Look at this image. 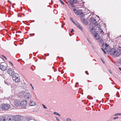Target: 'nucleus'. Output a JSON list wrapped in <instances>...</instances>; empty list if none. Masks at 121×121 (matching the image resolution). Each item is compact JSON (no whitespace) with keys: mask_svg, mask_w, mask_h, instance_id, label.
<instances>
[{"mask_svg":"<svg viewBox=\"0 0 121 121\" xmlns=\"http://www.w3.org/2000/svg\"><path fill=\"white\" fill-rule=\"evenodd\" d=\"M108 71L109 72V73H112V72L110 70H108Z\"/></svg>","mask_w":121,"mask_h":121,"instance_id":"40","label":"nucleus"},{"mask_svg":"<svg viewBox=\"0 0 121 121\" xmlns=\"http://www.w3.org/2000/svg\"><path fill=\"white\" fill-rule=\"evenodd\" d=\"M73 0H69L68 1V2L72 6L73 5Z\"/></svg>","mask_w":121,"mask_h":121,"instance_id":"16","label":"nucleus"},{"mask_svg":"<svg viewBox=\"0 0 121 121\" xmlns=\"http://www.w3.org/2000/svg\"><path fill=\"white\" fill-rule=\"evenodd\" d=\"M91 97V96H90L89 95L87 96V98H88V99H93V98L92 97H91V98H89V97Z\"/></svg>","mask_w":121,"mask_h":121,"instance_id":"24","label":"nucleus"},{"mask_svg":"<svg viewBox=\"0 0 121 121\" xmlns=\"http://www.w3.org/2000/svg\"><path fill=\"white\" fill-rule=\"evenodd\" d=\"M11 121V118L9 115H5L0 116V121Z\"/></svg>","mask_w":121,"mask_h":121,"instance_id":"2","label":"nucleus"},{"mask_svg":"<svg viewBox=\"0 0 121 121\" xmlns=\"http://www.w3.org/2000/svg\"><path fill=\"white\" fill-rule=\"evenodd\" d=\"M111 101H113L114 100H110V101L111 102Z\"/></svg>","mask_w":121,"mask_h":121,"instance_id":"59","label":"nucleus"},{"mask_svg":"<svg viewBox=\"0 0 121 121\" xmlns=\"http://www.w3.org/2000/svg\"><path fill=\"white\" fill-rule=\"evenodd\" d=\"M98 30L99 31H100L102 30L100 28L98 27Z\"/></svg>","mask_w":121,"mask_h":121,"instance_id":"27","label":"nucleus"},{"mask_svg":"<svg viewBox=\"0 0 121 121\" xmlns=\"http://www.w3.org/2000/svg\"><path fill=\"white\" fill-rule=\"evenodd\" d=\"M10 107V105L7 104H3L1 106L2 108L4 110H7Z\"/></svg>","mask_w":121,"mask_h":121,"instance_id":"4","label":"nucleus"},{"mask_svg":"<svg viewBox=\"0 0 121 121\" xmlns=\"http://www.w3.org/2000/svg\"><path fill=\"white\" fill-rule=\"evenodd\" d=\"M23 93H20V94L21 95H22V94H23Z\"/></svg>","mask_w":121,"mask_h":121,"instance_id":"50","label":"nucleus"},{"mask_svg":"<svg viewBox=\"0 0 121 121\" xmlns=\"http://www.w3.org/2000/svg\"><path fill=\"white\" fill-rule=\"evenodd\" d=\"M4 82H5V83L6 84H7V85H9V83H7V82L5 81H4Z\"/></svg>","mask_w":121,"mask_h":121,"instance_id":"25","label":"nucleus"},{"mask_svg":"<svg viewBox=\"0 0 121 121\" xmlns=\"http://www.w3.org/2000/svg\"><path fill=\"white\" fill-rule=\"evenodd\" d=\"M2 56L3 57H4V56H4V55H2Z\"/></svg>","mask_w":121,"mask_h":121,"instance_id":"58","label":"nucleus"},{"mask_svg":"<svg viewBox=\"0 0 121 121\" xmlns=\"http://www.w3.org/2000/svg\"><path fill=\"white\" fill-rule=\"evenodd\" d=\"M54 114H55L57 115V114H58V113L56 112H54Z\"/></svg>","mask_w":121,"mask_h":121,"instance_id":"33","label":"nucleus"},{"mask_svg":"<svg viewBox=\"0 0 121 121\" xmlns=\"http://www.w3.org/2000/svg\"><path fill=\"white\" fill-rule=\"evenodd\" d=\"M7 66L5 64L2 63L0 64V69L3 71L5 70L7 68Z\"/></svg>","mask_w":121,"mask_h":121,"instance_id":"6","label":"nucleus"},{"mask_svg":"<svg viewBox=\"0 0 121 121\" xmlns=\"http://www.w3.org/2000/svg\"><path fill=\"white\" fill-rule=\"evenodd\" d=\"M17 75H13L12 76L13 80L15 82H18L20 81V78L17 77L18 74H16Z\"/></svg>","mask_w":121,"mask_h":121,"instance_id":"7","label":"nucleus"},{"mask_svg":"<svg viewBox=\"0 0 121 121\" xmlns=\"http://www.w3.org/2000/svg\"><path fill=\"white\" fill-rule=\"evenodd\" d=\"M14 104L16 106H19L20 104V103L17 100H15L14 102Z\"/></svg>","mask_w":121,"mask_h":121,"instance_id":"12","label":"nucleus"},{"mask_svg":"<svg viewBox=\"0 0 121 121\" xmlns=\"http://www.w3.org/2000/svg\"><path fill=\"white\" fill-rule=\"evenodd\" d=\"M64 73V72L63 71V70H61V74L63 73Z\"/></svg>","mask_w":121,"mask_h":121,"instance_id":"41","label":"nucleus"},{"mask_svg":"<svg viewBox=\"0 0 121 121\" xmlns=\"http://www.w3.org/2000/svg\"><path fill=\"white\" fill-rule=\"evenodd\" d=\"M63 61H64V59H62V61L63 62Z\"/></svg>","mask_w":121,"mask_h":121,"instance_id":"60","label":"nucleus"},{"mask_svg":"<svg viewBox=\"0 0 121 121\" xmlns=\"http://www.w3.org/2000/svg\"><path fill=\"white\" fill-rule=\"evenodd\" d=\"M57 58H60V57L59 56H58L57 57Z\"/></svg>","mask_w":121,"mask_h":121,"instance_id":"63","label":"nucleus"},{"mask_svg":"<svg viewBox=\"0 0 121 121\" xmlns=\"http://www.w3.org/2000/svg\"><path fill=\"white\" fill-rule=\"evenodd\" d=\"M80 18L82 21L83 20H84V19H85L84 17L83 16H81Z\"/></svg>","mask_w":121,"mask_h":121,"instance_id":"17","label":"nucleus"},{"mask_svg":"<svg viewBox=\"0 0 121 121\" xmlns=\"http://www.w3.org/2000/svg\"><path fill=\"white\" fill-rule=\"evenodd\" d=\"M42 105H43V108H46V109L47 108V107H45V105H44V104H43Z\"/></svg>","mask_w":121,"mask_h":121,"instance_id":"29","label":"nucleus"},{"mask_svg":"<svg viewBox=\"0 0 121 121\" xmlns=\"http://www.w3.org/2000/svg\"><path fill=\"white\" fill-rule=\"evenodd\" d=\"M118 118V117H114L113 119V120H115V119H117Z\"/></svg>","mask_w":121,"mask_h":121,"instance_id":"32","label":"nucleus"},{"mask_svg":"<svg viewBox=\"0 0 121 121\" xmlns=\"http://www.w3.org/2000/svg\"><path fill=\"white\" fill-rule=\"evenodd\" d=\"M119 70L121 71V68H119Z\"/></svg>","mask_w":121,"mask_h":121,"instance_id":"48","label":"nucleus"},{"mask_svg":"<svg viewBox=\"0 0 121 121\" xmlns=\"http://www.w3.org/2000/svg\"><path fill=\"white\" fill-rule=\"evenodd\" d=\"M55 117H56L57 121H60V120L56 116Z\"/></svg>","mask_w":121,"mask_h":121,"instance_id":"23","label":"nucleus"},{"mask_svg":"<svg viewBox=\"0 0 121 121\" xmlns=\"http://www.w3.org/2000/svg\"><path fill=\"white\" fill-rule=\"evenodd\" d=\"M67 121H71V120L69 118H67Z\"/></svg>","mask_w":121,"mask_h":121,"instance_id":"30","label":"nucleus"},{"mask_svg":"<svg viewBox=\"0 0 121 121\" xmlns=\"http://www.w3.org/2000/svg\"><path fill=\"white\" fill-rule=\"evenodd\" d=\"M109 46V45H108L107 43H105V45L104 44V43L102 45V47L104 48L105 47V50H106V47H107L108 46Z\"/></svg>","mask_w":121,"mask_h":121,"instance_id":"14","label":"nucleus"},{"mask_svg":"<svg viewBox=\"0 0 121 121\" xmlns=\"http://www.w3.org/2000/svg\"><path fill=\"white\" fill-rule=\"evenodd\" d=\"M9 62L12 65H13V64L10 61H9Z\"/></svg>","mask_w":121,"mask_h":121,"instance_id":"43","label":"nucleus"},{"mask_svg":"<svg viewBox=\"0 0 121 121\" xmlns=\"http://www.w3.org/2000/svg\"><path fill=\"white\" fill-rule=\"evenodd\" d=\"M1 58L2 59H3V60H4V59H3V58H2V57H1Z\"/></svg>","mask_w":121,"mask_h":121,"instance_id":"62","label":"nucleus"},{"mask_svg":"<svg viewBox=\"0 0 121 121\" xmlns=\"http://www.w3.org/2000/svg\"><path fill=\"white\" fill-rule=\"evenodd\" d=\"M87 39L88 40V41H89V42L90 43H91V42L89 40V39L88 38H87Z\"/></svg>","mask_w":121,"mask_h":121,"instance_id":"39","label":"nucleus"},{"mask_svg":"<svg viewBox=\"0 0 121 121\" xmlns=\"http://www.w3.org/2000/svg\"><path fill=\"white\" fill-rule=\"evenodd\" d=\"M70 20L74 23H75V22H74L73 20V19L72 17H70Z\"/></svg>","mask_w":121,"mask_h":121,"instance_id":"20","label":"nucleus"},{"mask_svg":"<svg viewBox=\"0 0 121 121\" xmlns=\"http://www.w3.org/2000/svg\"><path fill=\"white\" fill-rule=\"evenodd\" d=\"M73 31H74L73 29H72L71 31H70V33H73Z\"/></svg>","mask_w":121,"mask_h":121,"instance_id":"36","label":"nucleus"},{"mask_svg":"<svg viewBox=\"0 0 121 121\" xmlns=\"http://www.w3.org/2000/svg\"><path fill=\"white\" fill-rule=\"evenodd\" d=\"M73 11H74V13H77L78 12L77 10L75 9H74Z\"/></svg>","mask_w":121,"mask_h":121,"instance_id":"21","label":"nucleus"},{"mask_svg":"<svg viewBox=\"0 0 121 121\" xmlns=\"http://www.w3.org/2000/svg\"><path fill=\"white\" fill-rule=\"evenodd\" d=\"M13 4L14 5H15V3H13Z\"/></svg>","mask_w":121,"mask_h":121,"instance_id":"64","label":"nucleus"},{"mask_svg":"<svg viewBox=\"0 0 121 121\" xmlns=\"http://www.w3.org/2000/svg\"><path fill=\"white\" fill-rule=\"evenodd\" d=\"M8 73L10 76H13L14 73V72L13 69L12 68H9L7 71Z\"/></svg>","mask_w":121,"mask_h":121,"instance_id":"9","label":"nucleus"},{"mask_svg":"<svg viewBox=\"0 0 121 121\" xmlns=\"http://www.w3.org/2000/svg\"><path fill=\"white\" fill-rule=\"evenodd\" d=\"M60 3L63 5H64L65 4L62 1L60 2Z\"/></svg>","mask_w":121,"mask_h":121,"instance_id":"35","label":"nucleus"},{"mask_svg":"<svg viewBox=\"0 0 121 121\" xmlns=\"http://www.w3.org/2000/svg\"><path fill=\"white\" fill-rule=\"evenodd\" d=\"M62 69V68L61 67H60L59 69V72H60L61 71V69Z\"/></svg>","mask_w":121,"mask_h":121,"instance_id":"34","label":"nucleus"},{"mask_svg":"<svg viewBox=\"0 0 121 121\" xmlns=\"http://www.w3.org/2000/svg\"><path fill=\"white\" fill-rule=\"evenodd\" d=\"M7 1L8 2H10V1L9 0H8Z\"/></svg>","mask_w":121,"mask_h":121,"instance_id":"57","label":"nucleus"},{"mask_svg":"<svg viewBox=\"0 0 121 121\" xmlns=\"http://www.w3.org/2000/svg\"><path fill=\"white\" fill-rule=\"evenodd\" d=\"M44 55H45V56H48L49 55V54L48 53V55H45V54H44Z\"/></svg>","mask_w":121,"mask_h":121,"instance_id":"45","label":"nucleus"},{"mask_svg":"<svg viewBox=\"0 0 121 121\" xmlns=\"http://www.w3.org/2000/svg\"><path fill=\"white\" fill-rule=\"evenodd\" d=\"M4 58L6 59V60H7V58L5 57V56H4Z\"/></svg>","mask_w":121,"mask_h":121,"instance_id":"53","label":"nucleus"},{"mask_svg":"<svg viewBox=\"0 0 121 121\" xmlns=\"http://www.w3.org/2000/svg\"><path fill=\"white\" fill-rule=\"evenodd\" d=\"M94 28H95V27L93 26H92L90 29V30L91 33L94 35L96 33L95 32L96 30L94 29Z\"/></svg>","mask_w":121,"mask_h":121,"instance_id":"10","label":"nucleus"},{"mask_svg":"<svg viewBox=\"0 0 121 121\" xmlns=\"http://www.w3.org/2000/svg\"><path fill=\"white\" fill-rule=\"evenodd\" d=\"M83 13H81V15H82V16H83Z\"/></svg>","mask_w":121,"mask_h":121,"instance_id":"46","label":"nucleus"},{"mask_svg":"<svg viewBox=\"0 0 121 121\" xmlns=\"http://www.w3.org/2000/svg\"><path fill=\"white\" fill-rule=\"evenodd\" d=\"M19 32L20 33H21V31H19Z\"/></svg>","mask_w":121,"mask_h":121,"instance_id":"61","label":"nucleus"},{"mask_svg":"<svg viewBox=\"0 0 121 121\" xmlns=\"http://www.w3.org/2000/svg\"><path fill=\"white\" fill-rule=\"evenodd\" d=\"M83 0H78V2H81Z\"/></svg>","mask_w":121,"mask_h":121,"instance_id":"47","label":"nucleus"},{"mask_svg":"<svg viewBox=\"0 0 121 121\" xmlns=\"http://www.w3.org/2000/svg\"><path fill=\"white\" fill-rule=\"evenodd\" d=\"M100 32L102 34H104V32L102 30H101Z\"/></svg>","mask_w":121,"mask_h":121,"instance_id":"31","label":"nucleus"},{"mask_svg":"<svg viewBox=\"0 0 121 121\" xmlns=\"http://www.w3.org/2000/svg\"><path fill=\"white\" fill-rule=\"evenodd\" d=\"M29 105L31 106H34L35 105V103L34 101H30Z\"/></svg>","mask_w":121,"mask_h":121,"instance_id":"13","label":"nucleus"},{"mask_svg":"<svg viewBox=\"0 0 121 121\" xmlns=\"http://www.w3.org/2000/svg\"><path fill=\"white\" fill-rule=\"evenodd\" d=\"M31 95L29 92H27L24 96V98L25 99H30L31 97Z\"/></svg>","mask_w":121,"mask_h":121,"instance_id":"8","label":"nucleus"},{"mask_svg":"<svg viewBox=\"0 0 121 121\" xmlns=\"http://www.w3.org/2000/svg\"><path fill=\"white\" fill-rule=\"evenodd\" d=\"M85 73H86V74H87V75L89 74L88 73V72L87 71H85Z\"/></svg>","mask_w":121,"mask_h":121,"instance_id":"38","label":"nucleus"},{"mask_svg":"<svg viewBox=\"0 0 121 121\" xmlns=\"http://www.w3.org/2000/svg\"><path fill=\"white\" fill-rule=\"evenodd\" d=\"M75 24L76 26H77L78 27L80 25L77 22H75V23H74Z\"/></svg>","mask_w":121,"mask_h":121,"instance_id":"19","label":"nucleus"},{"mask_svg":"<svg viewBox=\"0 0 121 121\" xmlns=\"http://www.w3.org/2000/svg\"><path fill=\"white\" fill-rule=\"evenodd\" d=\"M82 22L84 24H85L86 25L88 24V22L86 19H85L84 20H83Z\"/></svg>","mask_w":121,"mask_h":121,"instance_id":"15","label":"nucleus"},{"mask_svg":"<svg viewBox=\"0 0 121 121\" xmlns=\"http://www.w3.org/2000/svg\"><path fill=\"white\" fill-rule=\"evenodd\" d=\"M110 54L111 55H114L117 56H118L120 55V54L118 53L116 50L114 48H113L110 50Z\"/></svg>","mask_w":121,"mask_h":121,"instance_id":"3","label":"nucleus"},{"mask_svg":"<svg viewBox=\"0 0 121 121\" xmlns=\"http://www.w3.org/2000/svg\"><path fill=\"white\" fill-rule=\"evenodd\" d=\"M101 49L104 52V53L105 54H106V52L105 51H104V50L103 49V48H101Z\"/></svg>","mask_w":121,"mask_h":121,"instance_id":"26","label":"nucleus"},{"mask_svg":"<svg viewBox=\"0 0 121 121\" xmlns=\"http://www.w3.org/2000/svg\"><path fill=\"white\" fill-rule=\"evenodd\" d=\"M82 3H83V4H84L85 3L84 2H83Z\"/></svg>","mask_w":121,"mask_h":121,"instance_id":"55","label":"nucleus"},{"mask_svg":"<svg viewBox=\"0 0 121 121\" xmlns=\"http://www.w3.org/2000/svg\"><path fill=\"white\" fill-rule=\"evenodd\" d=\"M118 115H121V113H116L115 115V116H117Z\"/></svg>","mask_w":121,"mask_h":121,"instance_id":"28","label":"nucleus"},{"mask_svg":"<svg viewBox=\"0 0 121 121\" xmlns=\"http://www.w3.org/2000/svg\"><path fill=\"white\" fill-rule=\"evenodd\" d=\"M90 22L91 23H92V24L95 26L96 27L98 25L97 24V22L96 19L93 17L91 18H90ZM97 27H98L97 26Z\"/></svg>","mask_w":121,"mask_h":121,"instance_id":"5","label":"nucleus"},{"mask_svg":"<svg viewBox=\"0 0 121 121\" xmlns=\"http://www.w3.org/2000/svg\"><path fill=\"white\" fill-rule=\"evenodd\" d=\"M99 40L100 42L101 43H103L104 42V41L102 39H100Z\"/></svg>","mask_w":121,"mask_h":121,"instance_id":"22","label":"nucleus"},{"mask_svg":"<svg viewBox=\"0 0 121 121\" xmlns=\"http://www.w3.org/2000/svg\"><path fill=\"white\" fill-rule=\"evenodd\" d=\"M78 28L81 30L82 31V29H83L82 28L80 25L78 27Z\"/></svg>","mask_w":121,"mask_h":121,"instance_id":"18","label":"nucleus"},{"mask_svg":"<svg viewBox=\"0 0 121 121\" xmlns=\"http://www.w3.org/2000/svg\"><path fill=\"white\" fill-rule=\"evenodd\" d=\"M95 37H96L97 36V35H95Z\"/></svg>","mask_w":121,"mask_h":121,"instance_id":"56","label":"nucleus"},{"mask_svg":"<svg viewBox=\"0 0 121 121\" xmlns=\"http://www.w3.org/2000/svg\"><path fill=\"white\" fill-rule=\"evenodd\" d=\"M101 61H102V62H103V63H104V62L103 61V60H102V59L101 58Z\"/></svg>","mask_w":121,"mask_h":121,"instance_id":"44","label":"nucleus"},{"mask_svg":"<svg viewBox=\"0 0 121 121\" xmlns=\"http://www.w3.org/2000/svg\"><path fill=\"white\" fill-rule=\"evenodd\" d=\"M116 96H117V97H120V96L119 95H118V96H117V94H116Z\"/></svg>","mask_w":121,"mask_h":121,"instance_id":"52","label":"nucleus"},{"mask_svg":"<svg viewBox=\"0 0 121 121\" xmlns=\"http://www.w3.org/2000/svg\"><path fill=\"white\" fill-rule=\"evenodd\" d=\"M76 85H77V84L78 85V82H77L76 83Z\"/></svg>","mask_w":121,"mask_h":121,"instance_id":"49","label":"nucleus"},{"mask_svg":"<svg viewBox=\"0 0 121 121\" xmlns=\"http://www.w3.org/2000/svg\"><path fill=\"white\" fill-rule=\"evenodd\" d=\"M30 85H31V86H32V89H34V88L33 87V86H32L31 84H30Z\"/></svg>","mask_w":121,"mask_h":121,"instance_id":"42","label":"nucleus"},{"mask_svg":"<svg viewBox=\"0 0 121 121\" xmlns=\"http://www.w3.org/2000/svg\"><path fill=\"white\" fill-rule=\"evenodd\" d=\"M57 115H58L59 116H60V115L59 114V113H58V114H57Z\"/></svg>","mask_w":121,"mask_h":121,"instance_id":"51","label":"nucleus"},{"mask_svg":"<svg viewBox=\"0 0 121 121\" xmlns=\"http://www.w3.org/2000/svg\"><path fill=\"white\" fill-rule=\"evenodd\" d=\"M23 108L25 109L26 108V107H24Z\"/></svg>","mask_w":121,"mask_h":121,"instance_id":"54","label":"nucleus"},{"mask_svg":"<svg viewBox=\"0 0 121 121\" xmlns=\"http://www.w3.org/2000/svg\"><path fill=\"white\" fill-rule=\"evenodd\" d=\"M35 35V34L34 33H33V34H30V36H31V35Z\"/></svg>","mask_w":121,"mask_h":121,"instance_id":"37","label":"nucleus"},{"mask_svg":"<svg viewBox=\"0 0 121 121\" xmlns=\"http://www.w3.org/2000/svg\"><path fill=\"white\" fill-rule=\"evenodd\" d=\"M9 116L11 118V121H20L22 118V117L20 115L13 116L9 115Z\"/></svg>","mask_w":121,"mask_h":121,"instance_id":"1","label":"nucleus"},{"mask_svg":"<svg viewBox=\"0 0 121 121\" xmlns=\"http://www.w3.org/2000/svg\"><path fill=\"white\" fill-rule=\"evenodd\" d=\"M27 103V101L26 100H23L20 103L21 106L25 107Z\"/></svg>","mask_w":121,"mask_h":121,"instance_id":"11","label":"nucleus"}]
</instances>
